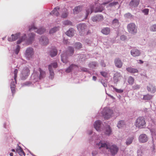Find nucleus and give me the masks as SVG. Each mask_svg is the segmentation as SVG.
Listing matches in <instances>:
<instances>
[{"mask_svg":"<svg viewBox=\"0 0 156 156\" xmlns=\"http://www.w3.org/2000/svg\"><path fill=\"white\" fill-rule=\"evenodd\" d=\"M96 147L99 149H102L103 150L109 149V151L112 155H115L116 154L119 150V148L116 145H110L109 143H103L101 141L96 144Z\"/></svg>","mask_w":156,"mask_h":156,"instance_id":"f257e3e1","label":"nucleus"},{"mask_svg":"<svg viewBox=\"0 0 156 156\" xmlns=\"http://www.w3.org/2000/svg\"><path fill=\"white\" fill-rule=\"evenodd\" d=\"M145 124V120L143 117H139L136 120L135 125L136 127L142 128Z\"/></svg>","mask_w":156,"mask_h":156,"instance_id":"f03ea898","label":"nucleus"},{"mask_svg":"<svg viewBox=\"0 0 156 156\" xmlns=\"http://www.w3.org/2000/svg\"><path fill=\"white\" fill-rule=\"evenodd\" d=\"M113 114L112 111L108 108H105L102 111V114L104 118L106 119H109Z\"/></svg>","mask_w":156,"mask_h":156,"instance_id":"7ed1b4c3","label":"nucleus"},{"mask_svg":"<svg viewBox=\"0 0 156 156\" xmlns=\"http://www.w3.org/2000/svg\"><path fill=\"white\" fill-rule=\"evenodd\" d=\"M77 28L80 34H86L88 29L87 26L84 23L79 24L77 26Z\"/></svg>","mask_w":156,"mask_h":156,"instance_id":"20e7f679","label":"nucleus"},{"mask_svg":"<svg viewBox=\"0 0 156 156\" xmlns=\"http://www.w3.org/2000/svg\"><path fill=\"white\" fill-rule=\"evenodd\" d=\"M30 70L29 68L26 67L24 68L23 69L21 74V78L23 80L25 79L29 76L30 74Z\"/></svg>","mask_w":156,"mask_h":156,"instance_id":"39448f33","label":"nucleus"},{"mask_svg":"<svg viewBox=\"0 0 156 156\" xmlns=\"http://www.w3.org/2000/svg\"><path fill=\"white\" fill-rule=\"evenodd\" d=\"M127 29L128 31L131 33H135L136 32V29L134 23L129 24L127 26Z\"/></svg>","mask_w":156,"mask_h":156,"instance_id":"423d86ee","label":"nucleus"},{"mask_svg":"<svg viewBox=\"0 0 156 156\" xmlns=\"http://www.w3.org/2000/svg\"><path fill=\"white\" fill-rule=\"evenodd\" d=\"M138 140L139 142L140 143H145L148 141V137L146 134H142L139 136Z\"/></svg>","mask_w":156,"mask_h":156,"instance_id":"0eeeda50","label":"nucleus"},{"mask_svg":"<svg viewBox=\"0 0 156 156\" xmlns=\"http://www.w3.org/2000/svg\"><path fill=\"white\" fill-rule=\"evenodd\" d=\"M34 54L33 49L31 48H29L26 50L25 55L27 58L28 59L32 58Z\"/></svg>","mask_w":156,"mask_h":156,"instance_id":"6e6552de","label":"nucleus"},{"mask_svg":"<svg viewBox=\"0 0 156 156\" xmlns=\"http://www.w3.org/2000/svg\"><path fill=\"white\" fill-rule=\"evenodd\" d=\"M104 20L103 16L101 15H97L92 18V20L94 22L102 21Z\"/></svg>","mask_w":156,"mask_h":156,"instance_id":"1a4fd4ad","label":"nucleus"},{"mask_svg":"<svg viewBox=\"0 0 156 156\" xmlns=\"http://www.w3.org/2000/svg\"><path fill=\"white\" fill-rule=\"evenodd\" d=\"M20 34L19 33L15 34H12L11 37L8 38V41L10 42L15 41L18 38Z\"/></svg>","mask_w":156,"mask_h":156,"instance_id":"9d476101","label":"nucleus"},{"mask_svg":"<svg viewBox=\"0 0 156 156\" xmlns=\"http://www.w3.org/2000/svg\"><path fill=\"white\" fill-rule=\"evenodd\" d=\"M40 42L42 44L46 45L48 44V40L45 36H42L40 39Z\"/></svg>","mask_w":156,"mask_h":156,"instance_id":"9b49d317","label":"nucleus"},{"mask_svg":"<svg viewBox=\"0 0 156 156\" xmlns=\"http://www.w3.org/2000/svg\"><path fill=\"white\" fill-rule=\"evenodd\" d=\"M60 9V8L59 7H57L55 8L50 13V14L52 15H55L57 16H58L59 15L58 11Z\"/></svg>","mask_w":156,"mask_h":156,"instance_id":"f8f14e48","label":"nucleus"},{"mask_svg":"<svg viewBox=\"0 0 156 156\" xmlns=\"http://www.w3.org/2000/svg\"><path fill=\"white\" fill-rule=\"evenodd\" d=\"M101 123V122L100 120L97 121L95 122L94 124V127L97 131L101 130L100 127Z\"/></svg>","mask_w":156,"mask_h":156,"instance_id":"ddd939ff","label":"nucleus"},{"mask_svg":"<svg viewBox=\"0 0 156 156\" xmlns=\"http://www.w3.org/2000/svg\"><path fill=\"white\" fill-rule=\"evenodd\" d=\"M109 2H106L103 3L102 4L100 5L98 7L96 8L94 10V12H101L104 9V7L102 6V5H106L108 4Z\"/></svg>","mask_w":156,"mask_h":156,"instance_id":"4468645a","label":"nucleus"},{"mask_svg":"<svg viewBox=\"0 0 156 156\" xmlns=\"http://www.w3.org/2000/svg\"><path fill=\"white\" fill-rule=\"evenodd\" d=\"M131 54L133 57L138 56L140 55V52L139 50L134 48L131 51Z\"/></svg>","mask_w":156,"mask_h":156,"instance_id":"2eb2a0df","label":"nucleus"},{"mask_svg":"<svg viewBox=\"0 0 156 156\" xmlns=\"http://www.w3.org/2000/svg\"><path fill=\"white\" fill-rule=\"evenodd\" d=\"M147 90L148 91H150L152 93H154L156 91L155 87L152 84H149L147 86Z\"/></svg>","mask_w":156,"mask_h":156,"instance_id":"dca6fc26","label":"nucleus"},{"mask_svg":"<svg viewBox=\"0 0 156 156\" xmlns=\"http://www.w3.org/2000/svg\"><path fill=\"white\" fill-rule=\"evenodd\" d=\"M16 151L21 156H25V154L23 149L20 146H18L16 148Z\"/></svg>","mask_w":156,"mask_h":156,"instance_id":"f3484780","label":"nucleus"},{"mask_svg":"<svg viewBox=\"0 0 156 156\" xmlns=\"http://www.w3.org/2000/svg\"><path fill=\"white\" fill-rule=\"evenodd\" d=\"M140 0H132L129 3V5L133 7H137L139 5Z\"/></svg>","mask_w":156,"mask_h":156,"instance_id":"a211bd4d","label":"nucleus"},{"mask_svg":"<svg viewBox=\"0 0 156 156\" xmlns=\"http://www.w3.org/2000/svg\"><path fill=\"white\" fill-rule=\"evenodd\" d=\"M115 63L116 66L118 68H120L122 66V63L119 58H116L115 59Z\"/></svg>","mask_w":156,"mask_h":156,"instance_id":"6ab92c4d","label":"nucleus"},{"mask_svg":"<svg viewBox=\"0 0 156 156\" xmlns=\"http://www.w3.org/2000/svg\"><path fill=\"white\" fill-rule=\"evenodd\" d=\"M126 70L128 72L131 73H135L138 72V70L137 69L131 67L127 68Z\"/></svg>","mask_w":156,"mask_h":156,"instance_id":"aec40b11","label":"nucleus"},{"mask_svg":"<svg viewBox=\"0 0 156 156\" xmlns=\"http://www.w3.org/2000/svg\"><path fill=\"white\" fill-rule=\"evenodd\" d=\"M94 6L93 5H90V7L86 10V14L85 17V19H87L88 15L90 11L91 13L92 12L94 11Z\"/></svg>","mask_w":156,"mask_h":156,"instance_id":"412c9836","label":"nucleus"},{"mask_svg":"<svg viewBox=\"0 0 156 156\" xmlns=\"http://www.w3.org/2000/svg\"><path fill=\"white\" fill-rule=\"evenodd\" d=\"M69 12L66 9L64 8L62 9V13L61 15V17L62 18H66L67 17L68 15Z\"/></svg>","mask_w":156,"mask_h":156,"instance_id":"4be33fe9","label":"nucleus"},{"mask_svg":"<svg viewBox=\"0 0 156 156\" xmlns=\"http://www.w3.org/2000/svg\"><path fill=\"white\" fill-rule=\"evenodd\" d=\"M78 67V66L74 64H72L66 70V72L67 73H69L71 72L75 68Z\"/></svg>","mask_w":156,"mask_h":156,"instance_id":"5701e85b","label":"nucleus"},{"mask_svg":"<svg viewBox=\"0 0 156 156\" xmlns=\"http://www.w3.org/2000/svg\"><path fill=\"white\" fill-rule=\"evenodd\" d=\"M110 32V29L108 27H105L103 28L101 30V33L105 35L108 34Z\"/></svg>","mask_w":156,"mask_h":156,"instance_id":"b1692460","label":"nucleus"},{"mask_svg":"<svg viewBox=\"0 0 156 156\" xmlns=\"http://www.w3.org/2000/svg\"><path fill=\"white\" fill-rule=\"evenodd\" d=\"M48 69L50 72V77L52 79L54 77V73L53 72L52 69L51 68V65L48 66Z\"/></svg>","mask_w":156,"mask_h":156,"instance_id":"393cba45","label":"nucleus"},{"mask_svg":"<svg viewBox=\"0 0 156 156\" xmlns=\"http://www.w3.org/2000/svg\"><path fill=\"white\" fill-rule=\"evenodd\" d=\"M62 61L64 63H67L68 62L67 56L66 54H64L61 55Z\"/></svg>","mask_w":156,"mask_h":156,"instance_id":"a878e982","label":"nucleus"},{"mask_svg":"<svg viewBox=\"0 0 156 156\" xmlns=\"http://www.w3.org/2000/svg\"><path fill=\"white\" fill-rule=\"evenodd\" d=\"M74 30L73 29L71 28L69 29V30L66 32V34L67 36L72 37L73 35Z\"/></svg>","mask_w":156,"mask_h":156,"instance_id":"bb28decb","label":"nucleus"},{"mask_svg":"<svg viewBox=\"0 0 156 156\" xmlns=\"http://www.w3.org/2000/svg\"><path fill=\"white\" fill-rule=\"evenodd\" d=\"M39 71L40 72V79H41L44 77L45 76L46 74L45 72L42 70L40 68H39Z\"/></svg>","mask_w":156,"mask_h":156,"instance_id":"cd10ccee","label":"nucleus"},{"mask_svg":"<svg viewBox=\"0 0 156 156\" xmlns=\"http://www.w3.org/2000/svg\"><path fill=\"white\" fill-rule=\"evenodd\" d=\"M112 130L109 126H107L106 128L105 134L108 136L110 135L112 133Z\"/></svg>","mask_w":156,"mask_h":156,"instance_id":"c85d7f7f","label":"nucleus"},{"mask_svg":"<svg viewBox=\"0 0 156 156\" xmlns=\"http://www.w3.org/2000/svg\"><path fill=\"white\" fill-rule=\"evenodd\" d=\"M57 51L55 48H54L51 51L50 55L51 57H53L57 55Z\"/></svg>","mask_w":156,"mask_h":156,"instance_id":"c756f323","label":"nucleus"},{"mask_svg":"<svg viewBox=\"0 0 156 156\" xmlns=\"http://www.w3.org/2000/svg\"><path fill=\"white\" fill-rule=\"evenodd\" d=\"M133 139V137H132L127 138L126 142V144L127 145L130 144L132 143Z\"/></svg>","mask_w":156,"mask_h":156,"instance_id":"7c9ffc66","label":"nucleus"},{"mask_svg":"<svg viewBox=\"0 0 156 156\" xmlns=\"http://www.w3.org/2000/svg\"><path fill=\"white\" fill-rule=\"evenodd\" d=\"M125 125V123L123 121H119L118 123L117 127L119 128H121Z\"/></svg>","mask_w":156,"mask_h":156,"instance_id":"2f4dec72","label":"nucleus"},{"mask_svg":"<svg viewBox=\"0 0 156 156\" xmlns=\"http://www.w3.org/2000/svg\"><path fill=\"white\" fill-rule=\"evenodd\" d=\"M81 10V7L80 6H76L73 9L74 13H77Z\"/></svg>","mask_w":156,"mask_h":156,"instance_id":"473e14b6","label":"nucleus"},{"mask_svg":"<svg viewBox=\"0 0 156 156\" xmlns=\"http://www.w3.org/2000/svg\"><path fill=\"white\" fill-rule=\"evenodd\" d=\"M26 38V35L24 34L23 36L21 37L17 41V44H20Z\"/></svg>","mask_w":156,"mask_h":156,"instance_id":"72a5a7b5","label":"nucleus"},{"mask_svg":"<svg viewBox=\"0 0 156 156\" xmlns=\"http://www.w3.org/2000/svg\"><path fill=\"white\" fill-rule=\"evenodd\" d=\"M152 96L149 94L144 95L143 97V99L144 100H149L152 98Z\"/></svg>","mask_w":156,"mask_h":156,"instance_id":"f704fd0d","label":"nucleus"},{"mask_svg":"<svg viewBox=\"0 0 156 156\" xmlns=\"http://www.w3.org/2000/svg\"><path fill=\"white\" fill-rule=\"evenodd\" d=\"M45 30L44 28H42L39 29L37 31H35L38 34H41L45 32Z\"/></svg>","mask_w":156,"mask_h":156,"instance_id":"c9c22d12","label":"nucleus"},{"mask_svg":"<svg viewBox=\"0 0 156 156\" xmlns=\"http://www.w3.org/2000/svg\"><path fill=\"white\" fill-rule=\"evenodd\" d=\"M112 24L114 26H119V22L118 20L117 19H114L112 22Z\"/></svg>","mask_w":156,"mask_h":156,"instance_id":"e433bc0d","label":"nucleus"},{"mask_svg":"<svg viewBox=\"0 0 156 156\" xmlns=\"http://www.w3.org/2000/svg\"><path fill=\"white\" fill-rule=\"evenodd\" d=\"M58 27H55L51 29L49 31L50 34H53L59 30Z\"/></svg>","mask_w":156,"mask_h":156,"instance_id":"4c0bfd02","label":"nucleus"},{"mask_svg":"<svg viewBox=\"0 0 156 156\" xmlns=\"http://www.w3.org/2000/svg\"><path fill=\"white\" fill-rule=\"evenodd\" d=\"M120 76V74L118 73H115L114 77V80L116 82L119 81V77Z\"/></svg>","mask_w":156,"mask_h":156,"instance_id":"58836bf2","label":"nucleus"},{"mask_svg":"<svg viewBox=\"0 0 156 156\" xmlns=\"http://www.w3.org/2000/svg\"><path fill=\"white\" fill-rule=\"evenodd\" d=\"M75 48L77 49H80L82 48V45L80 42L76 43L75 44Z\"/></svg>","mask_w":156,"mask_h":156,"instance_id":"ea45409f","label":"nucleus"},{"mask_svg":"<svg viewBox=\"0 0 156 156\" xmlns=\"http://www.w3.org/2000/svg\"><path fill=\"white\" fill-rule=\"evenodd\" d=\"M134 82V80L133 77L130 76L128 79V82L131 85H132Z\"/></svg>","mask_w":156,"mask_h":156,"instance_id":"a19ab883","label":"nucleus"},{"mask_svg":"<svg viewBox=\"0 0 156 156\" xmlns=\"http://www.w3.org/2000/svg\"><path fill=\"white\" fill-rule=\"evenodd\" d=\"M111 87L113 88V89L116 91V92L118 93H122L123 92V90L121 89H118L115 87L114 86H111Z\"/></svg>","mask_w":156,"mask_h":156,"instance_id":"79ce46f5","label":"nucleus"},{"mask_svg":"<svg viewBox=\"0 0 156 156\" xmlns=\"http://www.w3.org/2000/svg\"><path fill=\"white\" fill-rule=\"evenodd\" d=\"M63 24L65 25H71L72 24V23L69 20H66L63 21Z\"/></svg>","mask_w":156,"mask_h":156,"instance_id":"37998d69","label":"nucleus"},{"mask_svg":"<svg viewBox=\"0 0 156 156\" xmlns=\"http://www.w3.org/2000/svg\"><path fill=\"white\" fill-rule=\"evenodd\" d=\"M124 16L125 18L128 19H131L133 17V16L129 13L126 14L124 15Z\"/></svg>","mask_w":156,"mask_h":156,"instance_id":"c03bdc74","label":"nucleus"},{"mask_svg":"<svg viewBox=\"0 0 156 156\" xmlns=\"http://www.w3.org/2000/svg\"><path fill=\"white\" fill-rule=\"evenodd\" d=\"M11 88L12 94H14L15 93V85H12V83L11 85Z\"/></svg>","mask_w":156,"mask_h":156,"instance_id":"a18cd8bd","label":"nucleus"},{"mask_svg":"<svg viewBox=\"0 0 156 156\" xmlns=\"http://www.w3.org/2000/svg\"><path fill=\"white\" fill-rule=\"evenodd\" d=\"M18 72V70L17 69H15L14 72V79L15 80V81L16 82V78L17 77V74Z\"/></svg>","mask_w":156,"mask_h":156,"instance_id":"49530a36","label":"nucleus"},{"mask_svg":"<svg viewBox=\"0 0 156 156\" xmlns=\"http://www.w3.org/2000/svg\"><path fill=\"white\" fill-rule=\"evenodd\" d=\"M142 12L145 15H147L148 14L149 9H145L143 10Z\"/></svg>","mask_w":156,"mask_h":156,"instance_id":"de8ad7c7","label":"nucleus"},{"mask_svg":"<svg viewBox=\"0 0 156 156\" xmlns=\"http://www.w3.org/2000/svg\"><path fill=\"white\" fill-rule=\"evenodd\" d=\"M29 39L30 41L34 39L35 36V34L33 33H31L29 34Z\"/></svg>","mask_w":156,"mask_h":156,"instance_id":"09e8293b","label":"nucleus"},{"mask_svg":"<svg viewBox=\"0 0 156 156\" xmlns=\"http://www.w3.org/2000/svg\"><path fill=\"white\" fill-rule=\"evenodd\" d=\"M150 30L153 31H156V24L154 25L151 27Z\"/></svg>","mask_w":156,"mask_h":156,"instance_id":"8fccbe9b","label":"nucleus"},{"mask_svg":"<svg viewBox=\"0 0 156 156\" xmlns=\"http://www.w3.org/2000/svg\"><path fill=\"white\" fill-rule=\"evenodd\" d=\"M36 29V28L34 26V25H32L29 28V30L30 31H31L33 30H35Z\"/></svg>","mask_w":156,"mask_h":156,"instance_id":"3c124183","label":"nucleus"},{"mask_svg":"<svg viewBox=\"0 0 156 156\" xmlns=\"http://www.w3.org/2000/svg\"><path fill=\"white\" fill-rule=\"evenodd\" d=\"M20 47L19 45L17 46V48L15 50V53L16 55H17L19 52L20 50Z\"/></svg>","mask_w":156,"mask_h":156,"instance_id":"603ef678","label":"nucleus"},{"mask_svg":"<svg viewBox=\"0 0 156 156\" xmlns=\"http://www.w3.org/2000/svg\"><path fill=\"white\" fill-rule=\"evenodd\" d=\"M118 4V2H113L112 3H110L109 4V6L110 7H112L114 5H116Z\"/></svg>","mask_w":156,"mask_h":156,"instance_id":"864d4df0","label":"nucleus"},{"mask_svg":"<svg viewBox=\"0 0 156 156\" xmlns=\"http://www.w3.org/2000/svg\"><path fill=\"white\" fill-rule=\"evenodd\" d=\"M101 75L104 77H106L107 75V73L105 72H101Z\"/></svg>","mask_w":156,"mask_h":156,"instance_id":"5fc2aeb1","label":"nucleus"},{"mask_svg":"<svg viewBox=\"0 0 156 156\" xmlns=\"http://www.w3.org/2000/svg\"><path fill=\"white\" fill-rule=\"evenodd\" d=\"M50 65H51V67L53 66V68H55L57 67V64L56 62L51 63ZM51 68L52 69V68Z\"/></svg>","mask_w":156,"mask_h":156,"instance_id":"6e6d98bb","label":"nucleus"},{"mask_svg":"<svg viewBox=\"0 0 156 156\" xmlns=\"http://www.w3.org/2000/svg\"><path fill=\"white\" fill-rule=\"evenodd\" d=\"M140 87L139 85H136L133 86V88L134 90L139 89Z\"/></svg>","mask_w":156,"mask_h":156,"instance_id":"4d7b16f0","label":"nucleus"},{"mask_svg":"<svg viewBox=\"0 0 156 156\" xmlns=\"http://www.w3.org/2000/svg\"><path fill=\"white\" fill-rule=\"evenodd\" d=\"M97 65V63L96 62H92L90 63V65L91 66H94L95 67Z\"/></svg>","mask_w":156,"mask_h":156,"instance_id":"13d9d810","label":"nucleus"},{"mask_svg":"<svg viewBox=\"0 0 156 156\" xmlns=\"http://www.w3.org/2000/svg\"><path fill=\"white\" fill-rule=\"evenodd\" d=\"M80 69L81 71L86 72L87 71V69L85 68L81 67Z\"/></svg>","mask_w":156,"mask_h":156,"instance_id":"bf43d9fd","label":"nucleus"},{"mask_svg":"<svg viewBox=\"0 0 156 156\" xmlns=\"http://www.w3.org/2000/svg\"><path fill=\"white\" fill-rule=\"evenodd\" d=\"M120 39L122 41H124L126 39V37L124 35H122L120 37Z\"/></svg>","mask_w":156,"mask_h":156,"instance_id":"052dcab7","label":"nucleus"},{"mask_svg":"<svg viewBox=\"0 0 156 156\" xmlns=\"http://www.w3.org/2000/svg\"><path fill=\"white\" fill-rule=\"evenodd\" d=\"M69 49L70 51L72 54H73L74 51V50L73 48L72 47H69Z\"/></svg>","mask_w":156,"mask_h":156,"instance_id":"680f3d73","label":"nucleus"},{"mask_svg":"<svg viewBox=\"0 0 156 156\" xmlns=\"http://www.w3.org/2000/svg\"><path fill=\"white\" fill-rule=\"evenodd\" d=\"M98 153V152L97 151H93L92 152V154L93 156H95Z\"/></svg>","mask_w":156,"mask_h":156,"instance_id":"e2e57ef3","label":"nucleus"},{"mask_svg":"<svg viewBox=\"0 0 156 156\" xmlns=\"http://www.w3.org/2000/svg\"><path fill=\"white\" fill-rule=\"evenodd\" d=\"M31 83L30 82H27L24 84L25 85H28L30 84Z\"/></svg>","mask_w":156,"mask_h":156,"instance_id":"0e129e2a","label":"nucleus"},{"mask_svg":"<svg viewBox=\"0 0 156 156\" xmlns=\"http://www.w3.org/2000/svg\"><path fill=\"white\" fill-rule=\"evenodd\" d=\"M151 134L152 136H155L156 133L155 132H154L153 131H151Z\"/></svg>","mask_w":156,"mask_h":156,"instance_id":"69168bd1","label":"nucleus"},{"mask_svg":"<svg viewBox=\"0 0 156 156\" xmlns=\"http://www.w3.org/2000/svg\"><path fill=\"white\" fill-rule=\"evenodd\" d=\"M97 79V77L95 76H93V80L94 81H95Z\"/></svg>","mask_w":156,"mask_h":156,"instance_id":"338daca9","label":"nucleus"},{"mask_svg":"<svg viewBox=\"0 0 156 156\" xmlns=\"http://www.w3.org/2000/svg\"><path fill=\"white\" fill-rule=\"evenodd\" d=\"M139 63L142 64L143 63V62L141 60H139L138 61Z\"/></svg>","mask_w":156,"mask_h":156,"instance_id":"774afa93","label":"nucleus"}]
</instances>
